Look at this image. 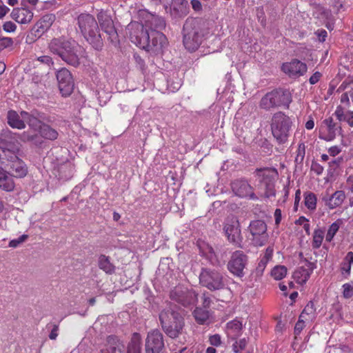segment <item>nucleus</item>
I'll return each mask as SVG.
<instances>
[{
  "instance_id": "obj_55",
  "label": "nucleus",
  "mask_w": 353,
  "mask_h": 353,
  "mask_svg": "<svg viewBox=\"0 0 353 353\" xmlns=\"http://www.w3.org/2000/svg\"><path fill=\"white\" fill-rule=\"evenodd\" d=\"M305 127L308 130H312L314 128V121L313 117L311 115L309 116V119L306 121V123L305 124Z\"/></svg>"
},
{
  "instance_id": "obj_59",
  "label": "nucleus",
  "mask_w": 353,
  "mask_h": 353,
  "mask_svg": "<svg viewBox=\"0 0 353 353\" xmlns=\"http://www.w3.org/2000/svg\"><path fill=\"white\" fill-rule=\"evenodd\" d=\"M353 296V288H344L343 296L346 299L350 298Z\"/></svg>"
},
{
  "instance_id": "obj_21",
  "label": "nucleus",
  "mask_w": 353,
  "mask_h": 353,
  "mask_svg": "<svg viewBox=\"0 0 353 353\" xmlns=\"http://www.w3.org/2000/svg\"><path fill=\"white\" fill-rule=\"evenodd\" d=\"M221 281L222 277L218 272L202 269L199 276V282L202 287H219Z\"/></svg>"
},
{
  "instance_id": "obj_15",
  "label": "nucleus",
  "mask_w": 353,
  "mask_h": 353,
  "mask_svg": "<svg viewBox=\"0 0 353 353\" xmlns=\"http://www.w3.org/2000/svg\"><path fill=\"white\" fill-rule=\"evenodd\" d=\"M248 261L247 256L240 250L234 252L228 262V268L229 271L239 277L243 276V270L245 268Z\"/></svg>"
},
{
  "instance_id": "obj_5",
  "label": "nucleus",
  "mask_w": 353,
  "mask_h": 353,
  "mask_svg": "<svg viewBox=\"0 0 353 353\" xmlns=\"http://www.w3.org/2000/svg\"><path fill=\"white\" fill-rule=\"evenodd\" d=\"M142 339L140 334L134 332L126 347L123 341L116 337L108 336L101 353H141Z\"/></svg>"
},
{
  "instance_id": "obj_16",
  "label": "nucleus",
  "mask_w": 353,
  "mask_h": 353,
  "mask_svg": "<svg viewBox=\"0 0 353 353\" xmlns=\"http://www.w3.org/2000/svg\"><path fill=\"white\" fill-rule=\"evenodd\" d=\"M59 88L63 96H69L74 90V81L70 72L63 68L57 72Z\"/></svg>"
},
{
  "instance_id": "obj_12",
  "label": "nucleus",
  "mask_w": 353,
  "mask_h": 353,
  "mask_svg": "<svg viewBox=\"0 0 353 353\" xmlns=\"http://www.w3.org/2000/svg\"><path fill=\"white\" fill-rule=\"evenodd\" d=\"M223 230L228 240L235 245L241 241L240 224L236 216L233 214L228 216L224 222Z\"/></svg>"
},
{
  "instance_id": "obj_11",
  "label": "nucleus",
  "mask_w": 353,
  "mask_h": 353,
  "mask_svg": "<svg viewBox=\"0 0 353 353\" xmlns=\"http://www.w3.org/2000/svg\"><path fill=\"white\" fill-rule=\"evenodd\" d=\"M145 353H165L163 335L158 330L148 333L145 343Z\"/></svg>"
},
{
  "instance_id": "obj_9",
  "label": "nucleus",
  "mask_w": 353,
  "mask_h": 353,
  "mask_svg": "<svg viewBox=\"0 0 353 353\" xmlns=\"http://www.w3.org/2000/svg\"><path fill=\"white\" fill-rule=\"evenodd\" d=\"M196 25L195 19H187L183 25V45L190 52L196 50L202 41V35Z\"/></svg>"
},
{
  "instance_id": "obj_60",
  "label": "nucleus",
  "mask_w": 353,
  "mask_h": 353,
  "mask_svg": "<svg viewBox=\"0 0 353 353\" xmlns=\"http://www.w3.org/2000/svg\"><path fill=\"white\" fill-rule=\"evenodd\" d=\"M9 8L5 5H0V19H2L8 12Z\"/></svg>"
},
{
  "instance_id": "obj_8",
  "label": "nucleus",
  "mask_w": 353,
  "mask_h": 353,
  "mask_svg": "<svg viewBox=\"0 0 353 353\" xmlns=\"http://www.w3.org/2000/svg\"><path fill=\"white\" fill-rule=\"evenodd\" d=\"M254 175L260 185L265 187V195L266 197L270 198L276 195L274 182L279 175L276 168L271 167L256 168L254 172Z\"/></svg>"
},
{
  "instance_id": "obj_25",
  "label": "nucleus",
  "mask_w": 353,
  "mask_h": 353,
  "mask_svg": "<svg viewBox=\"0 0 353 353\" xmlns=\"http://www.w3.org/2000/svg\"><path fill=\"white\" fill-rule=\"evenodd\" d=\"M10 15L12 19L18 23L27 24L32 21L34 13L32 10L22 4L20 8H14Z\"/></svg>"
},
{
  "instance_id": "obj_23",
  "label": "nucleus",
  "mask_w": 353,
  "mask_h": 353,
  "mask_svg": "<svg viewBox=\"0 0 353 353\" xmlns=\"http://www.w3.org/2000/svg\"><path fill=\"white\" fill-rule=\"evenodd\" d=\"M314 270V264L312 262L305 261V265L298 268L293 273L294 281L299 285H304L309 279Z\"/></svg>"
},
{
  "instance_id": "obj_32",
  "label": "nucleus",
  "mask_w": 353,
  "mask_h": 353,
  "mask_svg": "<svg viewBox=\"0 0 353 353\" xmlns=\"http://www.w3.org/2000/svg\"><path fill=\"white\" fill-rule=\"evenodd\" d=\"M193 316L199 324L208 323L210 319V312L205 308L196 307L193 312Z\"/></svg>"
},
{
  "instance_id": "obj_18",
  "label": "nucleus",
  "mask_w": 353,
  "mask_h": 353,
  "mask_svg": "<svg viewBox=\"0 0 353 353\" xmlns=\"http://www.w3.org/2000/svg\"><path fill=\"white\" fill-rule=\"evenodd\" d=\"M97 19L101 30L108 35V39L113 44L118 42V34L112 19L103 12L97 14Z\"/></svg>"
},
{
  "instance_id": "obj_52",
  "label": "nucleus",
  "mask_w": 353,
  "mask_h": 353,
  "mask_svg": "<svg viewBox=\"0 0 353 353\" xmlns=\"http://www.w3.org/2000/svg\"><path fill=\"white\" fill-rule=\"evenodd\" d=\"M274 216L275 219V225L279 226L282 219L281 210L279 208L276 209L274 213Z\"/></svg>"
},
{
  "instance_id": "obj_29",
  "label": "nucleus",
  "mask_w": 353,
  "mask_h": 353,
  "mask_svg": "<svg viewBox=\"0 0 353 353\" xmlns=\"http://www.w3.org/2000/svg\"><path fill=\"white\" fill-rule=\"evenodd\" d=\"M334 115L339 121L346 122L353 128V111L345 110L341 105H338L334 112Z\"/></svg>"
},
{
  "instance_id": "obj_50",
  "label": "nucleus",
  "mask_w": 353,
  "mask_h": 353,
  "mask_svg": "<svg viewBox=\"0 0 353 353\" xmlns=\"http://www.w3.org/2000/svg\"><path fill=\"white\" fill-rule=\"evenodd\" d=\"M341 152V148L338 145H334L328 149V153L332 157L338 155Z\"/></svg>"
},
{
  "instance_id": "obj_47",
  "label": "nucleus",
  "mask_w": 353,
  "mask_h": 353,
  "mask_svg": "<svg viewBox=\"0 0 353 353\" xmlns=\"http://www.w3.org/2000/svg\"><path fill=\"white\" fill-rule=\"evenodd\" d=\"M323 167L318 162L313 161L311 165V170L316 173L317 175H320L323 172Z\"/></svg>"
},
{
  "instance_id": "obj_49",
  "label": "nucleus",
  "mask_w": 353,
  "mask_h": 353,
  "mask_svg": "<svg viewBox=\"0 0 353 353\" xmlns=\"http://www.w3.org/2000/svg\"><path fill=\"white\" fill-rule=\"evenodd\" d=\"M316 36L318 37L320 41L323 42L325 40V38L327 36V31L324 29H319L316 32Z\"/></svg>"
},
{
  "instance_id": "obj_14",
  "label": "nucleus",
  "mask_w": 353,
  "mask_h": 353,
  "mask_svg": "<svg viewBox=\"0 0 353 353\" xmlns=\"http://www.w3.org/2000/svg\"><path fill=\"white\" fill-rule=\"evenodd\" d=\"M250 232L252 236V243L255 246L263 245L268 240L267 225L263 221L255 220L249 225Z\"/></svg>"
},
{
  "instance_id": "obj_20",
  "label": "nucleus",
  "mask_w": 353,
  "mask_h": 353,
  "mask_svg": "<svg viewBox=\"0 0 353 353\" xmlns=\"http://www.w3.org/2000/svg\"><path fill=\"white\" fill-rule=\"evenodd\" d=\"M231 188L234 194L239 197H249L251 199H256L253 188L244 179H236L232 181L231 183Z\"/></svg>"
},
{
  "instance_id": "obj_22",
  "label": "nucleus",
  "mask_w": 353,
  "mask_h": 353,
  "mask_svg": "<svg viewBox=\"0 0 353 353\" xmlns=\"http://www.w3.org/2000/svg\"><path fill=\"white\" fill-rule=\"evenodd\" d=\"M170 298L183 305H188L196 301L197 294L193 290L186 289L183 291L181 288H174L170 292Z\"/></svg>"
},
{
  "instance_id": "obj_44",
  "label": "nucleus",
  "mask_w": 353,
  "mask_h": 353,
  "mask_svg": "<svg viewBox=\"0 0 353 353\" xmlns=\"http://www.w3.org/2000/svg\"><path fill=\"white\" fill-rule=\"evenodd\" d=\"M209 342L213 346H220L221 345V337L218 334L211 335L209 337Z\"/></svg>"
},
{
  "instance_id": "obj_2",
  "label": "nucleus",
  "mask_w": 353,
  "mask_h": 353,
  "mask_svg": "<svg viewBox=\"0 0 353 353\" xmlns=\"http://www.w3.org/2000/svg\"><path fill=\"white\" fill-rule=\"evenodd\" d=\"M159 321L163 332L170 338L176 339L183 334L184 319L176 305L167 304L159 314Z\"/></svg>"
},
{
  "instance_id": "obj_1",
  "label": "nucleus",
  "mask_w": 353,
  "mask_h": 353,
  "mask_svg": "<svg viewBox=\"0 0 353 353\" xmlns=\"http://www.w3.org/2000/svg\"><path fill=\"white\" fill-rule=\"evenodd\" d=\"M130 39L137 46L148 52H159L167 45L166 37L159 30L143 31L139 23L130 25Z\"/></svg>"
},
{
  "instance_id": "obj_54",
  "label": "nucleus",
  "mask_w": 353,
  "mask_h": 353,
  "mask_svg": "<svg viewBox=\"0 0 353 353\" xmlns=\"http://www.w3.org/2000/svg\"><path fill=\"white\" fill-rule=\"evenodd\" d=\"M351 267L350 264L343 263L341 266V272L343 275H349L351 270Z\"/></svg>"
},
{
  "instance_id": "obj_19",
  "label": "nucleus",
  "mask_w": 353,
  "mask_h": 353,
  "mask_svg": "<svg viewBox=\"0 0 353 353\" xmlns=\"http://www.w3.org/2000/svg\"><path fill=\"white\" fill-rule=\"evenodd\" d=\"M307 70V65L296 59H294L290 62L283 63L281 65V70L292 78L304 75Z\"/></svg>"
},
{
  "instance_id": "obj_38",
  "label": "nucleus",
  "mask_w": 353,
  "mask_h": 353,
  "mask_svg": "<svg viewBox=\"0 0 353 353\" xmlns=\"http://www.w3.org/2000/svg\"><path fill=\"white\" fill-rule=\"evenodd\" d=\"M342 223V221L341 219H338L335 222H334L329 227L326 236H325V240L327 242H331L334 237L336 232L339 231V228Z\"/></svg>"
},
{
  "instance_id": "obj_27",
  "label": "nucleus",
  "mask_w": 353,
  "mask_h": 353,
  "mask_svg": "<svg viewBox=\"0 0 353 353\" xmlns=\"http://www.w3.org/2000/svg\"><path fill=\"white\" fill-rule=\"evenodd\" d=\"M97 265L99 268L107 274L112 275L116 272V266L111 261L110 257L105 254H100L99 256Z\"/></svg>"
},
{
  "instance_id": "obj_40",
  "label": "nucleus",
  "mask_w": 353,
  "mask_h": 353,
  "mask_svg": "<svg viewBox=\"0 0 353 353\" xmlns=\"http://www.w3.org/2000/svg\"><path fill=\"white\" fill-rule=\"evenodd\" d=\"M27 123L30 129L33 130L34 131H37L38 132L40 131L41 125L44 124L43 122L34 116L30 117L27 121Z\"/></svg>"
},
{
  "instance_id": "obj_30",
  "label": "nucleus",
  "mask_w": 353,
  "mask_h": 353,
  "mask_svg": "<svg viewBox=\"0 0 353 353\" xmlns=\"http://www.w3.org/2000/svg\"><path fill=\"white\" fill-rule=\"evenodd\" d=\"M7 119L8 125L12 128L22 130L26 128L25 121L20 119V116L14 110L8 112Z\"/></svg>"
},
{
  "instance_id": "obj_3",
  "label": "nucleus",
  "mask_w": 353,
  "mask_h": 353,
  "mask_svg": "<svg viewBox=\"0 0 353 353\" xmlns=\"http://www.w3.org/2000/svg\"><path fill=\"white\" fill-rule=\"evenodd\" d=\"M77 25L85 40L97 50H101L103 46L98 23L90 14L83 13L77 17Z\"/></svg>"
},
{
  "instance_id": "obj_41",
  "label": "nucleus",
  "mask_w": 353,
  "mask_h": 353,
  "mask_svg": "<svg viewBox=\"0 0 353 353\" xmlns=\"http://www.w3.org/2000/svg\"><path fill=\"white\" fill-rule=\"evenodd\" d=\"M274 249L272 247L269 246L266 248L263 257L261 260V263L265 265L268 262L272 259Z\"/></svg>"
},
{
  "instance_id": "obj_31",
  "label": "nucleus",
  "mask_w": 353,
  "mask_h": 353,
  "mask_svg": "<svg viewBox=\"0 0 353 353\" xmlns=\"http://www.w3.org/2000/svg\"><path fill=\"white\" fill-rule=\"evenodd\" d=\"M345 199V192L343 190H337L332 194L328 200L326 201V205L330 209H334L343 203Z\"/></svg>"
},
{
  "instance_id": "obj_53",
  "label": "nucleus",
  "mask_w": 353,
  "mask_h": 353,
  "mask_svg": "<svg viewBox=\"0 0 353 353\" xmlns=\"http://www.w3.org/2000/svg\"><path fill=\"white\" fill-rule=\"evenodd\" d=\"M59 325H53V327L49 334V338L51 340H55L58 336Z\"/></svg>"
},
{
  "instance_id": "obj_62",
  "label": "nucleus",
  "mask_w": 353,
  "mask_h": 353,
  "mask_svg": "<svg viewBox=\"0 0 353 353\" xmlns=\"http://www.w3.org/2000/svg\"><path fill=\"white\" fill-rule=\"evenodd\" d=\"M307 222H309L308 219H307L305 216H300L296 221L295 223L296 225H304L305 223Z\"/></svg>"
},
{
  "instance_id": "obj_17",
  "label": "nucleus",
  "mask_w": 353,
  "mask_h": 353,
  "mask_svg": "<svg viewBox=\"0 0 353 353\" xmlns=\"http://www.w3.org/2000/svg\"><path fill=\"white\" fill-rule=\"evenodd\" d=\"M9 173L15 178L22 179L27 176L28 168L26 163L14 154L8 155Z\"/></svg>"
},
{
  "instance_id": "obj_28",
  "label": "nucleus",
  "mask_w": 353,
  "mask_h": 353,
  "mask_svg": "<svg viewBox=\"0 0 353 353\" xmlns=\"http://www.w3.org/2000/svg\"><path fill=\"white\" fill-rule=\"evenodd\" d=\"M14 187L13 176L0 167V188L6 192H12Z\"/></svg>"
},
{
  "instance_id": "obj_4",
  "label": "nucleus",
  "mask_w": 353,
  "mask_h": 353,
  "mask_svg": "<svg viewBox=\"0 0 353 353\" xmlns=\"http://www.w3.org/2000/svg\"><path fill=\"white\" fill-rule=\"evenodd\" d=\"M80 47L74 41L61 38H55L49 43V49L53 54L59 56L66 63L77 67L79 63V57L77 54Z\"/></svg>"
},
{
  "instance_id": "obj_26",
  "label": "nucleus",
  "mask_w": 353,
  "mask_h": 353,
  "mask_svg": "<svg viewBox=\"0 0 353 353\" xmlns=\"http://www.w3.org/2000/svg\"><path fill=\"white\" fill-rule=\"evenodd\" d=\"M143 26V31L159 30L161 32L165 28V21L161 17L148 14L143 23H139Z\"/></svg>"
},
{
  "instance_id": "obj_48",
  "label": "nucleus",
  "mask_w": 353,
  "mask_h": 353,
  "mask_svg": "<svg viewBox=\"0 0 353 353\" xmlns=\"http://www.w3.org/2000/svg\"><path fill=\"white\" fill-rule=\"evenodd\" d=\"M322 77V74L320 72H314L310 77V79H309V82L311 85H314L316 84L317 82H319V81L320 80V79Z\"/></svg>"
},
{
  "instance_id": "obj_61",
  "label": "nucleus",
  "mask_w": 353,
  "mask_h": 353,
  "mask_svg": "<svg viewBox=\"0 0 353 353\" xmlns=\"http://www.w3.org/2000/svg\"><path fill=\"white\" fill-rule=\"evenodd\" d=\"M300 200H301V190L298 189L295 193V198H294V206L295 207L298 206V205L300 202Z\"/></svg>"
},
{
  "instance_id": "obj_35",
  "label": "nucleus",
  "mask_w": 353,
  "mask_h": 353,
  "mask_svg": "<svg viewBox=\"0 0 353 353\" xmlns=\"http://www.w3.org/2000/svg\"><path fill=\"white\" fill-rule=\"evenodd\" d=\"M324 236L325 232L322 229L317 228L314 230L312 241V246L314 249H318L321 246Z\"/></svg>"
},
{
  "instance_id": "obj_58",
  "label": "nucleus",
  "mask_w": 353,
  "mask_h": 353,
  "mask_svg": "<svg viewBox=\"0 0 353 353\" xmlns=\"http://www.w3.org/2000/svg\"><path fill=\"white\" fill-rule=\"evenodd\" d=\"M191 4L192 6V8L194 10L199 11V10H201V8H202L201 3L199 0H192Z\"/></svg>"
},
{
  "instance_id": "obj_34",
  "label": "nucleus",
  "mask_w": 353,
  "mask_h": 353,
  "mask_svg": "<svg viewBox=\"0 0 353 353\" xmlns=\"http://www.w3.org/2000/svg\"><path fill=\"white\" fill-rule=\"evenodd\" d=\"M315 316L316 309L314 303L310 301L303 309L300 316L304 318L305 321H312L315 318Z\"/></svg>"
},
{
  "instance_id": "obj_7",
  "label": "nucleus",
  "mask_w": 353,
  "mask_h": 353,
  "mask_svg": "<svg viewBox=\"0 0 353 353\" xmlns=\"http://www.w3.org/2000/svg\"><path fill=\"white\" fill-rule=\"evenodd\" d=\"M292 125L291 119L284 112L279 111L272 115L270 127L272 134L278 143L287 141Z\"/></svg>"
},
{
  "instance_id": "obj_13",
  "label": "nucleus",
  "mask_w": 353,
  "mask_h": 353,
  "mask_svg": "<svg viewBox=\"0 0 353 353\" xmlns=\"http://www.w3.org/2000/svg\"><path fill=\"white\" fill-rule=\"evenodd\" d=\"M341 127L336 123L332 117L324 119L319 126V137L325 141H333Z\"/></svg>"
},
{
  "instance_id": "obj_42",
  "label": "nucleus",
  "mask_w": 353,
  "mask_h": 353,
  "mask_svg": "<svg viewBox=\"0 0 353 353\" xmlns=\"http://www.w3.org/2000/svg\"><path fill=\"white\" fill-rule=\"evenodd\" d=\"M228 328L239 332L242 329V323L238 320H234L227 324Z\"/></svg>"
},
{
  "instance_id": "obj_39",
  "label": "nucleus",
  "mask_w": 353,
  "mask_h": 353,
  "mask_svg": "<svg viewBox=\"0 0 353 353\" xmlns=\"http://www.w3.org/2000/svg\"><path fill=\"white\" fill-rule=\"evenodd\" d=\"M305 155V145L303 142L299 143L296 151L295 161L301 163Z\"/></svg>"
},
{
  "instance_id": "obj_10",
  "label": "nucleus",
  "mask_w": 353,
  "mask_h": 353,
  "mask_svg": "<svg viewBox=\"0 0 353 353\" xmlns=\"http://www.w3.org/2000/svg\"><path fill=\"white\" fill-rule=\"evenodd\" d=\"M40 137L44 139L54 141L58 138L59 132L56 129L44 123V124L41 125L39 134L26 131L22 133L21 139L23 141H30L36 145H40L42 143Z\"/></svg>"
},
{
  "instance_id": "obj_57",
  "label": "nucleus",
  "mask_w": 353,
  "mask_h": 353,
  "mask_svg": "<svg viewBox=\"0 0 353 353\" xmlns=\"http://www.w3.org/2000/svg\"><path fill=\"white\" fill-rule=\"evenodd\" d=\"M343 262L352 265L353 263V252H349L347 253Z\"/></svg>"
},
{
  "instance_id": "obj_46",
  "label": "nucleus",
  "mask_w": 353,
  "mask_h": 353,
  "mask_svg": "<svg viewBox=\"0 0 353 353\" xmlns=\"http://www.w3.org/2000/svg\"><path fill=\"white\" fill-rule=\"evenodd\" d=\"M3 29L6 32H14L17 30V26L12 21H6L3 25Z\"/></svg>"
},
{
  "instance_id": "obj_51",
  "label": "nucleus",
  "mask_w": 353,
  "mask_h": 353,
  "mask_svg": "<svg viewBox=\"0 0 353 353\" xmlns=\"http://www.w3.org/2000/svg\"><path fill=\"white\" fill-rule=\"evenodd\" d=\"M350 90L348 92H344L341 94V103L345 104L347 106L350 105Z\"/></svg>"
},
{
  "instance_id": "obj_63",
  "label": "nucleus",
  "mask_w": 353,
  "mask_h": 353,
  "mask_svg": "<svg viewBox=\"0 0 353 353\" xmlns=\"http://www.w3.org/2000/svg\"><path fill=\"white\" fill-rule=\"evenodd\" d=\"M21 117L27 122L30 117H32L33 115H31L30 113L26 111H21Z\"/></svg>"
},
{
  "instance_id": "obj_36",
  "label": "nucleus",
  "mask_w": 353,
  "mask_h": 353,
  "mask_svg": "<svg viewBox=\"0 0 353 353\" xmlns=\"http://www.w3.org/2000/svg\"><path fill=\"white\" fill-rule=\"evenodd\" d=\"M317 198L314 193L307 192L304 194V204L305 207L312 211L316 208Z\"/></svg>"
},
{
  "instance_id": "obj_64",
  "label": "nucleus",
  "mask_w": 353,
  "mask_h": 353,
  "mask_svg": "<svg viewBox=\"0 0 353 353\" xmlns=\"http://www.w3.org/2000/svg\"><path fill=\"white\" fill-rule=\"evenodd\" d=\"M283 192H284V195H283V201L285 202L286 201V199H288V196H289V194H290V189H289V187L288 186H285L283 188Z\"/></svg>"
},
{
  "instance_id": "obj_56",
  "label": "nucleus",
  "mask_w": 353,
  "mask_h": 353,
  "mask_svg": "<svg viewBox=\"0 0 353 353\" xmlns=\"http://www.w3.org/2000/svg\"><path fill=\"white\" fill-rule=\"evenodd\" d=\"M37 59L40 62L46 63L48 65H50V63H52V59L49 56H41V57H38Z\"/></svg>"
},
{
  "instance_id": "obj_37",
  "label": "nucleus",
  "mask_w": 353,
  "mask_h": 353,
  "mask_svg": "<svg viewBox=\"0 0 353 353\" xmlns=\"http://www.w3.org/2000/svg\"><path fill=\"white\" fill-rule=\"evenodd\" d=\"M73 168L71 164L65 163L59 168V177L63 180H68L72 176Z\"/></svg>"
},
{
  "instance_id": "obj_43",
  "label": "nucleus",
  "mask_w": 353,
  "mask_h": 353,
  "mask_svg": "<svg viewBox=\"0 0 353 353\" xmlns=\"http://www.w3.org/2000/svg\"><path fill=\"white\" fill-rule=\"evenodd\" d=\"M13 45V40L10 37L0 38V50L10 47Z\"/></svg>"
},
{
  "instance_id": "obj_24",
  "label": "nucleus",
  "mask_w": 353,
  "mask_h": 353,
  "mask_svg": "<svg viewBox=\"0 0 353 353\" xmlns=\"http://www.w3.org/2000/svg\"><path fill=\"white\" fill-rule=\"evenodd\" d=\"M54 20V14H45L32 27V34H33L36 37H40L51 27Z\"/></svg>"
},
{
  "instance_id": "obj_45",
  "label": "nucleus",
  "mask_w": 353,
  "mask_h": 353,
  "mask_svg": "<svg viewBox=\"0 0 353 353\" xmlns=\"http://www.w3.org/2000/svg\"><path fill=\"white\" fill-rule=\"evenodd\" d=\"M305 319L301 318L299 316V319L296 322L295 327H294V334H299L301 333V332L303 330V329L305 327Z\"/></svg>"
},
{
  "instance_id": "obj_6",
  "label": "nucleus",
  "mask_w": 353,
  "mask_h": 353,
  "mask_svg": "<svg viewBox=\"0 0 353 353\" xmlns=\"http://www.w3.org/2000/svg\"><path fill=\"white\" fill-rule=\"evenodd\" d=\"M291 102L292 95L290 92L283 89H274L262 97L259 107L265 111H271L280 107L288 109Z\"/></svg>"
},
{
  "instance_id": "obj_33",
  "label": "nucleus",
  "mask_w": 353,
  "mask_h": 353,
  "mask_svg": "<svg viewBox=\"0 0 353 353\" xmlns=\"http://www.w3.org/2000/svg\"><path fill=\"white\" fill-rule=\"evenodd\" d=\"M288 273V268L283 265H275L270 272V276L274 280L280 281L285 278Z\"/></svg>"
}]
</instances>
